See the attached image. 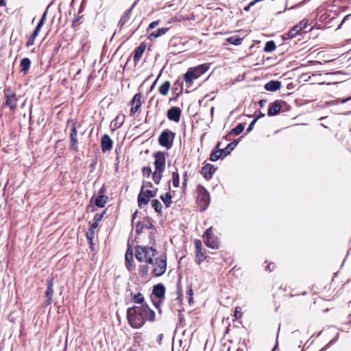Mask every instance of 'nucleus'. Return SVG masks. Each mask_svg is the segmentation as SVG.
Here are the masks:
<instances>
[{"label": "nucleus", "instance_id": "1", "mask_svg": "<svg viewBox=\"0 0 351 351\" xmlns=\"http://www.w3.org/2000/svg\"><path fill=\"white\" fill-rule=\"evenodd\" d=\"M127 318L130 325L134 328L143 326L146 321L154 322L155 313L147 305H141L129 308Z\"/></svg>", "mask_w": 351, "mask_h": 351}, {"label": "nucleus", "instance_id": "2", "mask_svg": "<svg viewBox=\"0 0 351 351\" xmlns=\"http://www.w3.org/2000/svg\"><path fill=\"white\" fill-rule=\"evenodd\" d=\"M156 254L157 251L151 247L138 246L135 250L136 259L148 264H154V258Z\"/></svg>", "mask_w": 351, "mask_h": 351}, {"label": "nucleus", "instance_id": "3", "mask_svg": "<svg viewBox=\"0 0 351 351\" xmlns=\"http://www.w3.org/2000/svg\"><path fill=\"white\" fill-rule=\"evenodd\" d=\"M208 69L206 64H201L194 68H191L184 74V80L186 83H191L194 80L197 79Z\"/></svg>", "mask_w": 351, "mask_h": 351}, {"label": "nucleus", "instance_id": "4", "mask_svg": "<svg viewBox=\"0 0 351 351\" xmlns=\"http://www.w3.org/2000/svg\"><path fill=\"white\" fill-rule=\"evenodd\" d=\"M153 274L155 276H160L167 269V258L165 256L154 259Z\"/></svg>", "mask_w": 351, "mask_h": 351}, {"label": "nucleus", "instance_id": "5", "mask_svg": "<svg viewBox=\"0 0 351 351\" xmlns=\"http://www.w3.org/2000/svg\"><path fill=\"white\" fill-rule=\"evenodd\" d=\"M174 137L175 133L169 130H165L159 136V143L162 146L169 149L172 146Z\"/></svg>", "mask_w": 351, "mask_h": 351}, {"label": "nucleus", "instance_id": "6", "mask_svg": "<svg viewBox=\"0 0 351 351\" xmlns=\"http://www.w3.org/2000/svg\"><path fill=\"white\" fill-rule=\"evenodd\" d=\"M204 243L210 248L217 249L219 245V242L216 236L213 234L212 228H209L205 232Z\"/></svg>", "mask_w": 351, "mask_h": 351}, {"label": "nucleus", "instance_id": "7", "mask_svg": "<svg viewBox=\"0 0 351 351\" xmlns=\"http://www.w3.org/2000/svg\"><path fill=\"white\" fill-rule=\"evenodd\" d=\"M155 161L154 162L155 169L160 172L165 170L166 154L165 152H158L154 154Z\"/></svg>", "mask_w": 351, "mask_h": 351}, {"label": "nucleus", "instance_id": "8", "mask_svg": "<svg viewBox=\"0 0 351 351\" xmlns=\"http://www.w3.org/2000/svg\"><path fill=\"white\" fill-rule=\"evenodd\" d=\"M198 199H200L204 206H208L210 202V196L207 190L201 185L197 186Z\"/></svg>", "mask_w": 351, "mask_h": 351}, {"label": "nucleus", "instance_id": "9", "mask_svg": "<svg viewBox=\"0 0 351 351\" xmlns=\"http://www.w3.org/2000/svg\"><path fill=\"white\" fill-rule=\"evenodd\" d=\"M308 21L302 20L299 24L294 26L290 31L289 32V36L291 38H293L296 36L302 29H305L307 27Z\"/></svg>", "mask_w": 351, "mask_h": 351}, {"label": "nucleus", "instance_id": "10", "mask_svg": "<svg viewBox=\"0 0 351 351\" xmlns=\"http://www.w3.org/2000/svg\"><path fill=\"white\" fill-rule=\"evenodd\" d=\"M181 110L178 107H171L167 112V118L176 123L180 119Z\"/></svg>", "mask_w": 351, "mask_h": 351}, {"label": "nucleus", "instance_id": "11", "mask_svg": "<svg viewBox=\"0 0 351 351\" xmlns=\"http://www.w3.org/2000/svg\"><path fill=\"white\" fill-rule=\"evenodd\" d=\"M283 103H284V101H280V100H276L274 102L271 103L269 105V107L268 109V115L274 116V115H276V114H278L280 111L281 107H282L281 105Z\"/></svg>", "mask_w": 351, "mask_h": 351}, {"label": "nucleus", "instance_id": "12", "mask_svg": "<svg viewBox=\"0 0 351 351\" xmlns=\"http://www.w3.org/2000/svg\"><path fill=\"white\" fill-rule=\"evenodd\" d=\"M112 141L108 134H104L101 140V147L104 152L109 151L112 147Z\"/></svg>", "mask_w": 351, "mask_h": 351}, {"label": "nucleus", "instance_id": "13", "mask_svg": "<svg viewBox=\"0 0 351 351\" xmlns=\"http://www.w3.org/2000/svg\"><path fill=\"white\" fill-rule=\"evenodd\" d=\"M141 97L142 95L140 93H137L134 95L131 103L132 105V107L130 109V112L132 114L135 113L138 110L140 107L141 106L142 102H141Z\"/></svg>", "mask_w": 351, "mask_h": 351}, {"label": "nucleus", "instance_id": "14", "mask_svg": "<svg viewBox=\"0 0 351 351\" xmlns=\"http://www.w3.org/2000/svg\"><path fill=\"white\" fill-rule=\"evenodd\" d=\"M53 294V279H50L47 281V289L45 292V295L47 297V300H45V305L48 306L51 304L52 301V295Z\"/></svg>", "mask_w": 351, "mask_h": 351}, {"label": "nucleus", "instance_id": "15", "mask_svg": "<svg viewBox=\"0 0 351 351\" xmlns=\"http://www.w3.org/2000/svg\"><path fill=\"white\" fill-rule=\"evenodd\" d=\"M5 106L9 107L11 110L15 109L17 104V99L14 93L10 95H5Z\"/></svg>", "mask_w": 351, "mask_h": 351}, {"label": "nucleus", "instance_id": "16", "mask_svg": "<svg viewBox=\"0 0 351 351\" xmlns=\"http://www.w3.org/2000/svg\"><path fill=\"white\" fill-rule=\"evenodd\" d=\"M146 48V45L145 43H141L135 49L134 55V62L136 64L141 58L142 57L145 50Z\"/></svg>", "mask_w": 351, "mask_h": 351}, {"label": "nucleus", "instance_id": "17", "mask_svg": "<svg viewBox=\"0 0 351 351\" xmlns=\"http://www.w3.org/2000/svg\"><path fill=\"white\" fill-rule=\"evenodd\" d=\"M145 189H146V185L143 184L141 186V192L138 196V203L139 206H141L143 204H147L150 199V198H149V196H147V195L144 193Z\"/></svg>", "mask_w": 351, "mask_h": 351}, {"label": "nucleus", "instance_id": "18", "mask_svg": "<svg viewBox=\"0 0 351 351\" xmlns=\"http://www.w3.org/2000/svg\"><path fill=\"white\" fill-rule=\"evenodd\" d=\"M195 248H196V257H197V263L200 265L202 261L204 258V253L202 251V243L199 240H196L195 241Z\"/></svg>", "mask_w": 351, "mask_h": 351}, {"label": "nucleus", "instance_id": "19", "mask_svg": "<svg viewBox=\"0 0 351 351\" xmlns=\"http://www.w3.org/2000/svg\"><path fill=\"white\" fill-rule=\"evenodd\" d=\"M77 130L75 127H73L71 131V144H70V148L73 150L77 151Z\"/></svg>", "mask_w": 351, "mask_h": 351}, {"label": "nucleus", "instance_id": "20", "mask_svg": "<svg viewBox=\"0 0 351 351\" xmlns=\"http://www.w3.org/2000/svg\"><path fill=\"white\" fill-rule=\"evenodd\" d=\"M153 294L158 298H162L165 293V287L162 284H158L154 287Z\"/></svg>", "mask_w": 351, "mask_h": 351}, {"label": "nucleus", "instance_id": "21", "mask_svg": "<svg viewBox=\"0 0 351 351\" xmlns=\"http://www.w3.org/2000/svg\"><path fill=\"white\" fill-rule=\"evenodd\" d=\"M281 87V83L279 81H270L265 85V88L268 91H276Z\"/></svg>", "mask_w": 351, "mask_h": 351}, {"label": "nucleus", "instance_id": "22", "mask_svg": "<svg viewBox=\"0 0 351 351\" xmlns=\"http://www.w3.org/2000/svg\"><path fill=\"white\" fill-rule=\"evenodd\" d=\"M220 143H218L215 147L217 150H213L211 153L210 159L212 161H216L219 159L221 157H223V150L219 149Z\"/></svg>", "mask_w": 351, "mask_h": 351}, {"label": "nucleus", "instance_id": "23", "mask_svg": "<svg viewBox=\"0 0 351 351\" xmlns=\"http://www.w3.org/2000/svg\"><path fill=\"white\" fill-rule=\"evenodd\" d=\"M215 169L212 165H206L202 169V173L204 175L205 178H210L213 173H215Z\"/></svg>", "mask_w": 351, "mask_h": 351}, {"label": "nucleus", "instance_id": "24", "mask_svg": "<svg viewBox=\"0 0 351 351\" xmlns=\"http://www.w3.org/2000/svg\"><path fill=\"white\" fill-rule=\"evenodd\" d=\"M135 5V3H134V5H132V8H130L129 10H128L125 12V14L124 16L120 19L119 22V25H120L121 27H122L124 24H125L128 20L130 19V15H131V13L132 12V9L134 8V6Z\"/></svg>", "mask_w": 351, "mask_h": 351}, {"label": "nucleus", "instance_id": "25", "mask_svg": "<svg viewBox=\"0 0 351 351\" xmlns=\"http://www.w3.org/2000/svg\"><path fill=\"white\" fill-rule=\"evenodd\" d=\"M108 199V197L105 196L104 195L101 194V192H99V195L95 199V204L98 207L102 208L104 207L106 201Z\"/></svg>", "mask_w": 351, "mask_h": 351}, {"label": "nucleus", "instance_id": "26", "mask_svg": "<svg viewBox=\"0 0 351 351\" xmlns=\"http://www.w3.org/2000/svg\"><path fill=\"white\" fill-rule=\"evenodd\" d=\"M170 87V82L166 81L159 87L158 91L162 95H167L169 91Z\"/></svg>", "mask_w": 351, "mask_h": 351}, {"label": "nucleus", "instance_id": "27", "mask_svg": "<svg viewBox=\"0 0 351 351\" xmlns=\"http://www.w3.org/2000/svg\"><path fill=\"white\" fill-rule=\"evenodd\" d=\"M168 30H169V28H165V27L160 28V29H157L156 31L151 33L149 35V38H156L160 36H162V35L165 34Z\"/></svg>", "mask_w": 351, "mask_h": 351}, {"label": "nucleus", "instance_id": "28", "mask_svg": "<svg viewBox=\"0 0 351 351\" xmlns=\"http://www.w3.org/2000/svg\"><path fill=\"white\" fill-rule=\"evenodd\" d=\"M171 180L174 187L178 188L180 186V176L177 169L172 172Z\"/></svg>", "mask_w": 351, "mask_h": 351}, {"label": "nucleus", "instance_id": "29", "mask_svg": "<svg viewBox=\"0 0 351 351\" xmlns=\"http://www.w3.org/2000/svg\"><path fill=\"white\" fill-rule=\"evenodd\" d=\"M237 143V141H233L230 143L224 149H221L223 150V156H226L229 154L230 152L234 149Z\"/></svg>", "mask_w": 351, "mask_h": 351}, {"label": "nucleus", "instance_id": "30", "mask_svg": "<svg viewBox=\"0 0 351 351\" xmlns=\"http://www.w3.org/2000/svg\"><path fill=\"white\" fill-rule=\"evenodd\" d=\"M30 64L31 61L29 58H25L22 59L21 62V71L23 72H27L30 67Z\"/></svg>", "mask_w": 351, "mask_h": 351}, {"label": "nucleus", "instance_id": "31", "mask_svg": "<svg viewBox=\"0 0 351 351\" xmlns=\"http://www.w3.org/2000/svg\"><path fill=\"white\" fill-rule=\"evenodd\" d=\"M160 199L162 200L166 207H169L171 204V195L170 193L167 192L164 195H161Z\"/></svg>", "mask_w": 351, "mask_h": 351}, {"label": "nucleus", "instance_id": "32", "mask_svg": "<svg viewBox=\"0 0 351 351\" xmlns=\"http://www.w3.org/2000/svg\"><path fill=\"white\" fill-rule=\"evenodd\" d=\"M163 173L164 172H160L158 170L156 169L155 171L152 173V180L155 182V184H158L160 183Z\"/></svg>", "mask_w": 351, "mask_h": 351}, {"label": "nucleus", "instance_id": "33", "mask_svg": "<svg viewBox=\"0 0 351 351\" xmlns=\"http://www.w3.org/2000/svg\"><path fill=\"white\" fill-rule=\"evenodd\" d=\"M152 208L158 213H160L162 208V204L158 199H154L152 202Z\"/></svg>", "mask_w": 351, "mask_h": 351}, {"label": "nucleus", "instance_id": "34", "mask_svg": "<svg viewBox=\"0 0 351 351\" xmlns=\"http://www.w3.org/2000/svg\"><path fill=\"white\" fill-rule=\"evenodd\" d=\"M242 39L236 36H232L228 38H227V42L234 45H239L241 43Z\"/></svg>", "mask_w": 351, "mask_h": 351}, {"label": "nucleus", "instance_id": "35", "mask_svg": "<svg viewBox=\"0 0 351 351\" xmlns=\"http://www.w3.org/2000/svg\"><path fill=\"white\" fill-rule=\"evenodd\" d=\"M276 49V45L274 41H268L266 43L264 50L267 52L274 51Z\"/></svg>", "mask_w": 351, "mask_h": 351}, {"label": "nucleus", "instance_id": "36", "mask_svg": "<svg viewBox=\"0 0 351 351\" xmlns=\"http://www.w3.org/2000/svg\"><path fill=\"white\" fill-rule=\"evenodd\" d=\"M243 129L244 125L242 123H239L236 126V128L232 130L230 133L238 135L243 131Z\"/></svg>", "mask_w": 351, "mask_h": 351}, {"label": "nucleus", "instance_id": "37", "mask_svg": "<svg viewBox=\"0 0 351 351\" xmlns=\"http://www.w3.org/2000/svg\"><path fill=\"white\" fill-rule=\"evenodd\" d=\"M125 257L126 263L131 262L133 259V254H132V250H130V249H128L125 252Z\"/></svg>", "mask_w": 351, "mask_h": 351}, {"label": "nucleus", "instance_id": "38", "mask_svg": "<svg viewBox=\"0 0 351 351\" xmlns=\"http://www.w3.org/2000/svg\"><path fill=\"white\" fill-rule=\"evenodd\" d=\"M133 300H134V302L138 303V304H141V303H143V302L144 300V298H143V295L139 293L138 294H136L134 296Z\"/></svg>", "mask_w": 351, "mask_h": 351}, {"label": "nucleus", "instance_id": "39", "mask_svg": "<svg viewBox=\"0 0 351 351\" xmlns=\"http://www.w3.org/2000/svg\"><path fill=\"white\" fill-rule=\"evenodd\" d=\"M156 193H157V189H156V190H153V191L145 190V189H144V193L145 195H147V196H149V198L155 197L156 195Z\"/></svg>", "mask_w": 351, "mask_h": 351}, {"label": "nucleus", "instance_id": "40", "mask_svg": "<svg viewBox=\"0 0 351 351\" xmlns=\"http://www.w3.org/2000/svg\"><path fill=\"white\" fill-rule=\"evenodd\" d=\"M95 236V231L93 230H88L86 233L87 239L90 241V243H92L93 238Z\"/></svg>", "mask_w": 351, "mask_h": 351}, {"label": "nucleus", "instance_id": "41", "mask_svg": "<svg viewBox=\"0 0 351 351\" xmlns=\"http://www.w3.org/2000/svg\"><path fill=\"white\" fill-rule=\"evenodd\" d=\"M43 25V22L40 21L33 32L34 36H37L38 35L39 32H40V29L42 28Z\"/></svg>", "mask_w": 351, "mask_h": 351}, {"label": "nucleus", "instance_id": "42", "mask_svg": "<svg viewBox=\"0 0 351 351\" xmlns=\"http://www.w3.org/2000/svg\"><path fill=\"white\" fill-rule=\"evenodd\" d=\"M143 173L144 176H147V177H149L152 173V169L148 167H144L143 169Z\"/></svg>", "mask_w": 351, "mask_h": 351}, {"label": "nucleus", "instance_id": "43", "mask_svg": "<svg viewBox=\"0 0 351 351\" xmlns=\"http://www.w3.org/2000/svg\"><path fill=\"white\" fill-rule=\"evenodd\" d=\"M234 317L239 319L241 317V308L239 306H237L234 311Z\"/></svg>", "mask_w": 351, "mask_h": 351}, {"label": "nucleus", "instance_id": "44", "mask_svg": "<svg viewBox=\"0 0 351 351\" xmlns=\"http://www.w3.org/2000/svg\"><path fill=\"white\" fill-rule=\"evenodd\" d=\"M159 23H160L159 21H155L152 22L149 25L147 30H150V29H152L155 28L157 25H159Z\"/></svg>", "mask_w": 351, "mask_h": 351}, {"label": "nucleus", "instance_id": "45", "mask_svg": "<svg viewBox=\"0 0 351 351\" xmlns=\"http://www.w3.org/2000/svg\"><path fill=\"white\" fill-rule=\"evenodd\" d=\"M36 38V36H34V34H32V35L30 36V38H29L28 41L26 43L27 47H29V46L34 45V40Z\"/></svg>", "mask_w": 351, "mask_h": 351}, {"label": "nucleus", "instance_id": "46", "mask_svg": "<svg viewBox=\"0 0 351 351\" xmlns=\"http://www.w3.org/2000/svg\"><path fill=\"white\" fill-rule=\"evenodd\" d=\"M143 228V226L141 223H137L136 225V232L137 234H140L142 232Z\"/></svg>", "mask_w": 351, "mask_h": 351}, {"label": "nucleus", "instance_id": "47", "mask_svg": "<svg viewBox=\"0 0 351 351\" xmlns=\"http://www.w3.org/2000/svg\"><path fill=\"white\" fill-rule=\"evenodd\" d=\"M256 121H257V119H254V120L250 123V125L248 126V128H247V130H246V132H247V133H248V132H250V131H252V130H253L254 126V125H255V123H256Z\"/></svg>", "mask_w": 351, "mask_h": 351}, {"label": "nucleus", "instance_id": "48", "mask_svg": "<svg viewBox=\"0 0 351 351\" xmlns=\"http://www.w3.org/2000/svg\"><path fill=\"white\" fill-rule=\"evenodd\" d=\"M148 272V267L147 266H143V268L141 270V274L144 276L146 275Z\"/></svg>", "mask_w": 351, "mask_h": 351}, {"label": "nucleus", "instance_id": "49", "mask_svg": "<svg viewBox=\"0 0 351 351\" xmlns=\"http://www.w3.org/2000/svg\"><path fill=\"white\" fill-rule=\"evenodd\" d=\"M98 226V223H97V221H95L91 225H90V229L89 230H93L95 229L96 228H97Z\"/></svg>", "mask_w": 351, "mask_h": 351}, {"label": "nucleus", "instance_id": "50", "mask_svg": "<svg viewBox=\"0 0 351 351\" xmlns=\"http://www.w3.org/2000/svg\"><path fill=\"white\" fill-rule=\"evenodd\" d=\"M125 265L129 271H132L133 269V266H132L131 262L125 263Z\"/></svg>", "mask_w": 351, "mask_h": 351}, {"label": "nucleus", "instance_id": "51", "mask_svg": "<svg viewBox=\"0 0 351 351\" xmlns=\"http://www.w3.org/2000/svg\"><path fill=\"white\" fill-rule=\"evenodd\" d=\"M187 173H185L184 175V180H183V182H182V185L184 187H186V181H187Z\"/></svg>", "mask_w": 351, "mask_h": 351}, {"label": "nucleus", "instance_id": "52", "mask_svg": "<svg viewBox=\"0 0 351 351\" xmlns=\"http://www.w3.org/2000/svg\"><path fill=\"white\" fill-rule=\"evenodd\" d=\"M46 15H47V12H45L44 14H43V16H42L40 21L43 22V24L44 23V21L46 19Z\"/></svg>", "mask_w": 351, "mask_h": 351}, {"label": "nucleus", "instance_id": "53", "mask_svg": "<svg viewBox=\"0 0 351 351\" xmlns=\"http://www.w3.org/2000/svg\"><path fill=\"white\" fill-rule=\"evenodd\" d=\"M162 339H163V335L162 334H160L158 336L157 341L160 343L162 340Z\"/></svg>", "mask_w": 351, "mask_h": 351}, {"label": "nucleus", "instance_id": "54", "mask_svg": "<svg viewBox=\"0 0 351 351\" xmlns=\"http://www.w3.org/2000/svg\"><path fill=\"white\" fill-rule=\"evenodd\" d=\"M274 265H272V264H269L268 266H267V269L269 270V271H272L273 269H274Z\"/></svg>", "mask_w": 351, "mask_h": 351}, {"label": "nucleus", "instance_id": "55", "mask_svg": "<svg viewBox=\"0 0 351 351\" xmlns=\"http://www.w3.org/2000/svg\"><path fill=\"white\" fill-rule=\"evenodd\" d=\"M266 101L265 100H261L259 101V105L261 107H263L264 106V104H265Z\"/></svg>", "mask_w": 351, "mask_h": 351}, {"label": "nucleus", "instance_id": "56", "mask_svg": "<svg viewBox=\"0 0 351 351\" xmlns=\"http://www.w3.org/2000/svg\"><path fill=\"white\" fill-rule=\"evenodd\" d=\"M256 2H257V1H256V0L252 1H251V2L248 4V5L251 8L252 6H253L254 5H255V3H256Z\"/></svg>", "mask_w": 351, "mask_h": 351}, {"label": "nucleus", "instance_id": "57", "mask_svg": "<svg viewBox=\"0 0 351 351\" xmlns=\"http://www.w3.org/2000/svg\"><path fill=\"white\" fill-rule=\"evenodd\" d=\"M143 184H145L146 185V188L152 187V184L151 182H146V183H143Z\"/></svg>", "mask_w": 351, "mask_h": 351}, {"label": "nucleus", "instance_id": "58", "mask_svg": "<svg viewBox=\"0 0 351 351\" xmlns=\"http://www.w3.org/2000/svg\"><path fill=\"white\" fill-rule=\"evenodd\" d=\"M189 293L190 295V298H189V302H191V301L192 300V298H191L192 289H190V290L189 291Z\"/></svg>", "mask_w": 351, "mask_h": 351}, {"label": "nucleus", "instance_id": "59", "mask_svg": "<svg viewBox=\"0 0 351 351\" xmlns=\"http://www.w3.org/2000/svg\"><path fill=\"white\" fill-rule=\"evenodd\" d=\"M0 5L1 6H5V0H0Z\"/></svg>", "mask_w": 351, "mask_h": 351}, {"label": "nucleus", "instance_id": "60", "mask_svg": "<svg viewBox=\"0 0 351 351\" xmlns=\"http://www.w3.org/2000/svg\"><path fill=\"white\" fill-rule=\"evenodd\" d=\"M121 124H122V123H119V124L118 125V123H114V126H115L117 128H120V127L121 126Z\"/></svg>", "mask_w": 351, "mask_h": 351}, {"label": "nucleus", "instance_id": "61", "mask_svg": "<svg viewBox=\"0 0 351 351\" xmlns=\"http://www.w3.org/2000/svg\"><path fill=\"white\" fill-rule=\"evenodd\" d=\"M312 76H313V77L321 76V74H320V73H313V74H312Z\"/></svg>", "mask_w": 351, "mask_h": 351}, {"label": "nucleus", "instance_id": "62", "mask_svg": "<svg viewBox=\"0 0 351 351\" xmlns=\"http://www.w3.org/2000/svg\"><path fill=\"white\" fill-rule=\"evenodd\" d=\"M264 116H265V114H264L261 113V114L258 116V117H257L256 119H259V118H261V117H263Z\"/></svg>", "mask_w": 351, "mask_h": 351}, {"label": "nucleus", "instance_id": "63", "mask_svg": "<svg viewBox=\"0 0 351 351\" xmlns=\"http://www.w3.org/2000/svg\"><path fill=\"white\" fill-rule=\"evenodd\" d=\"M250 7L249 5H247L246 7H245L244 10L248 11L250 10Z\"/></svg>", "mask_w": 351, "mask_h": 351}, {"label": "nucleus", "instance_id": "64", "mask_svg": "<svg viewBox=\"0 0 351 351\" xmlns=\"http://www.w3.org/2000/svg\"><path fill=\"white\" fill-rule=\"evenodd\" d=\"M101 217H102V215H100L99 217H98L97 219H95V221H97V222H98L99 221L101 220Z\"/></svg>", "mask_w": 351, "mask_h": 351}]
</instances>
